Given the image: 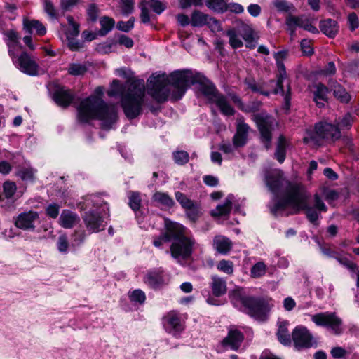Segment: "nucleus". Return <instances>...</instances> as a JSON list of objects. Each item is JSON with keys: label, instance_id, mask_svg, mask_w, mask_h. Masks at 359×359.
Segmentation results:
<instances>
[{"label": "nucleus", "instance_id": "1", "mask_svg": "<svg viewBox=\"0 0 359 359\" xmlns=\"http://www.w3.org/2000/svg\"><path fill=\"white\" fill-rule=\"evenodd\" d=\"M204 80L202 74L189 69L175 71L169 76L152 74L147 80V93L158 103H163L168 99L180 100L190 86L199 83V90L210 104H215L223 115L233 116L235 110L227 97L212 83Z\"/></svg>", "mask_w": 359, "mask_h": 359}, {"label": "nucleus", "instance_id": "2", "mask_svg": "<svg viewBox=\"0 0 359 359\" xmlns=\"http://www.w3.org/2000/svg\"><path fill=\"white\" fill-rule=\"evenodd\" d=\"M266 184L273 194V198L269 205L271 212L276 216L284 215L289 206L294 210V213L305 210L308 219L316 224L321 212H326L327 207L318 194L314 195L313 207L307 205V195L303 187L292 184L283 177L280 170H274L266 177Z\"/></svg>", "mask_w": 359, "mask_h": 359}, {"label": "nucleus", "instance_id": "3", "mask_svg": "<svg viewBox=\"0 0 359 359\" xmlns=\"http://www.w3.org/2000/svg\"><path fill=\"white\" fill-rule=\"evenodd\" d=\"M96 95L83 99L77 107L78 119L82 123L88 122L92 119L101 121L102 127L110 129L117 121V109L114 104H108L102 98L103 88L97 87Z\"/></svg>", "mask_w": 359, "mask_h": 359}, {"label": "nucleus", "instance_id": "4", "mask_svg": "<svg viewBox=\"0 0 359 359\" xmlns=\"http://www.w3.org/2000/svg\"><path fill=\"white\" fill-rule=\"evenodd\" d=\"M231 303L238 310L258 320H264L269 311V304L262 298L249 295L245 290L236 287L229 294Z\"/></svg>", "mask_w": 359, "mask_h": 359}, {"label": "nucleus", "instance_id": "5", "mask_svg": "<svg viewBox=\"0 0 359 359\" xmlns=\"http://www.w3.org/2000/svg\"><path fill=\"white\" fill-rule=\"evenodd\" d=\"M85 205L86 210L82 218L86 229L92 233L104 230L107 224L106 216L109 208L102 196L97 194L88 196L85 200Z\"/></svg>", "mask_w": 359, "mask_h": 359}, {"label": "nucleus", "instance_id": "6", "mask_svg": "<svg viewBox=\"0 0 359 359\" xmlns=\"http://www.w3.org/2000/svg\"><path fill=\"white\" fill-rule=\"evenodd\" d=\"M145 84L143 79L130 82L126 93L121 98V106L129 119H134L142 112L144 103Z\"/></svg>", "mask_w": 359, "mask_h": 359}, {"label": "nucleus", "instance_id": "7", "mask_svg": "<svg viewBox=\"0 0 359 359\" xmlns=\"http://www.w3.org/2000/svg\"><path fill=\"white\" fill-rule=\"evenodd\" d=\"M170 252L172 257L180 264L189 259L197 245L194 238L187 233V229L176 223Z\"/></svg>", "mask_w": 359, "mask_h": 359}, {"label": "nucleus", "instance_id": "8", "mask_svg": "<svg viewBox=\"0 0 359 359\" xmlns=\"http://www.w3.org/2000/svg\"><path fill=\"white\" fill-rule=\"evenodd\" d=\"M287 57V50L278 51L274 54L278 68V74L276 83V86L273 90V93L284 96L285 107L286 109H288L290 106L291 86L290 81L287 77L286 69L283 63Z\"/></svg>", "mask_w": 359, "mask_h": 359}, {"label": "nucleus", "instance_id": "9", "mask_svg": "<svg viewBox=\"0 0 359 359\" xmlns=\"http://www.w3.org/2000/svg\"><path fill=\"white\" fill-rule=\"evenodd\" d=\"M341 137L340 130L328 123H318L313 130H307L304 137L305 143L320 145L323 140L335 141Z\"/></svg>", "mask_w": 359, "mask_h": 359}, {"label": "nucleus", "instance_id": "10", "mask_svg": "<svg viewBox=\"0 0 359 359\" xmlns=\"http://www.w3.org/2000/svg\"><path fill=\"white\" fill-rule=\"evenodd\" d=\"M311 319L317 326L326 327L335 335H340L344 332L343 321L335 312L327 311L311 315Z\"/></svg>", "mask_w": 359, "mask_h": 359}, {"label": "nucleus", "instance_id": "11", "mask_svg": "<svg viewBox=\"0 0 359 359\" xmlns=\"http://www.w3.org/2000/svg\"><path fill=\"white\" fill-rule=\"evenodd\" d=\"M314 19L306 15H293L290 14L285 19V25L290 36H294L297 28H302L312 34L318 33L314 26Z\"/></svg>", "mask_w": 359, "mask_h": 359}, {"label": "nucleus", "instance_id": "12", "mask_svg": "<svg viewBox=\"0 0 359 359\" xmlns=\"http://www.w3.org/2000/svg\"><path fill=\"white\" fill-rule=\"evenodd\" d=\"M254 120L260 132L262 143L266 149H269L271 148V133L274 127L277 126L276 120L273 117L262 113L256 114Z\"/></svg>", "mask_w": 359, "mask_h": 359}, {"label": "nucleus", "instance_id": "13", "mask_svg": "<svg viewBox=\"0 0 359 359\" xmlns=\"http://www.w3.org/2000/svg\"><path fill=\"white\" fill-rule=\"evenodd\" d=\"M292 339L297 349L310 348L314 344L313 336L303 325H298L293 330Z\"/></svg>", "mask_w": 359, "mask_h": 359}, {"label": "nucleus", "instance_id": "14", "mask_svg": "<svg viewBox=\"0 0 359 359\" xmlns=\"http://www.w3.org/2000/svg\"><path fill=\"white\" fill-rule=\"evenodd\" d=\"M11 57L15 66L22 72L30 76H35L38 74V65L27 53L24 52L18 57L16 55Z\"/></svg>", "mask_w": 359, "mask_h": 359}, {"label": "nucleus", "instance_id": "15", "mask_svg": "<svg viewBox=\"0 0 359 359\" xmlns=\"http://www.w3.org/2000/svg\"><path fill=\"white\" fill-rule=\"evenodd\" d=\"M169 278L161 268L148 271L144 277V282L153 289H158L167 284Z\"/></svg>", "mask_w": 359, "mask_h": 359}, {"label": "nucleus", "instance_id": "16", "mask_svg": "<svg viewBox=\"0 0 359 359\" xmlns=\"http://www.w3.org/2000/svg\"><path fill=\"white\" fill-rule=\"evenodd\" d=\"M163 323L165 331L175 337L178 336L184 330L180 314L175 311L167 313L163 319Z\"/></svg>", "mask_w": 359, "mask_h": 359}, {"label": "nucleus", "instance_id": "17", "mask_svg": "<svg viewBox=\"0 0 359 359\" xmlns=\"http://www.w3.org/2000/svg\"><path fill=\"white\" fill-rule=\"evenodd\" d=\"M39 219V215L36 211L24 212L19 214L15 219V225L25 231H34L35 223Z\"/></svg>", "mask_w": 359, "mask_h": 359}, {"label": "nucleus", "instance_id": "18", "mask_svg": "<svg viewBox=\"0 0 359 359\" xmlns=\"http://www.w3.org/2000/svg\"><path fill=\"white\" fill-rule=\"evenodd\" d=\"M250 126L245 123L243 117H238L236 119V131L233 137L235 147H243L247 143Z\"/></svg>", "mask_w": 359, "mask_h": 359}, {"label": "nucleus", "instance_id": "19", "mask_svg": "<svg viewBox=\"0 0 359 359\" xmlns=\"http://www.w3.org/2000/svg\"><path fill=\"white\" fill-rule=\"evenodd\" d=\"M244 339L243 334L238 330L231 328L228 335L222 341V345L226 349L237 351Z\"/></svg>", "mask_w": 359, "mask_h": 359}, {"label": "nucleus", "instance_id": "20", "mask_svg": "<svg viewBox=\"0 0 359 359\" xmlns=\"http://www.w3.org/2000/svg\"><path fill=\"white\" fill-rule=\"evenodd\" d=\"M5 41L8 48V53L11 57L16 55L22 49L20 43V36L13 29L7 31L5 34Z\"/></svg>", "mask_w": 359, "mask_h": 359}, {"label": "nucleus", "instance_id": "21", "mask_svg": "<svg viewBox=\"0 0 359 359\" xmlns=\"http://www.w3.org/2000/svg\"><path fill=\"white\" fill-rule=\"evenodd\" d=\"M176 222L170 220L165 221V231L158 237L154 238L153 244L156 248H161L163 243L172 241L173 237Z\"/></svg>", "mask_w": 359, "mask_h": 359}, {"label": "nucleus", "instance_id": "22", "mask_svg": "<svg viewBox=\"0 0 359 359\" xmlns=\"http://www.w3.org/2000/svg\"><path fill=\"white\" fill-rule=\"evenodd\" d=\"M74 97L71 92L65 87L57 86L53 93V100L61 107L68 106Z\"/></svg>", "mask_w": 359, "mask_h": 359}, {"label": "nucleus", "instance_id": "23", "mask_svg": "<svg viewBox=\"0 0 359 359\" xmlns=\"http://www.w3.org/2000/svg\"><path fill=\"white\" fill-rule=\"evenodd\" d=\"M234 205L235 210H238V206L235 203V197L232 194H229L225 199L223 204L218 205L215 209L211 211V215L213 217H223L227 215L231 208Z\"/></svg>", "mask_w": 359, "mask_h": 359}, {"label": "nucleus", "instance_id": "24", "mask_svg": "<svg viewBox=\"0 0 359 359\" xmlns=\"http://www.w3.org/2000/svg\"><path fill=\"white\" fill-rule=\"evenodd\" d=\"M313 100L318 107H323L327 102L328 88L322 83H316L312 86Z\"/></svg>", "mask_w": 359, "mask_h": 359}, {"label": "nucleus", "instance_id": "25", "mask_svg": "<svg viewBox=\"0 0 359 359\" xmlns=\"http://www.w3.org/2000/svg\"><path fill=\"white\" fill-rule=\"evenodd\" d=\"M23 29L29 34H36L39 36H43L46 33L44 25L37 20L25 18L23 20Z\"/></svg>", "mask_w": 359, "mask_h": 359}, {"label": "nucleus", "instance_id": "26", "mask_svg": "<svg viewBox=\"0 0 359 359\" xmlns=\"http://www.w3.org/2000/svg\"><path fill=\"white\" fill-rule=\"evenodd\" d=\"M210 287L215 297H222L226 294L227 290L226 280L218 276H212Z\"/></svg>", "mask_w": 359, "mask_h": 359}, {"label": "nucleus", "instance_id": "27", "mask_svg": "<svg viewBox=\"0 0 359 359\" xmlns=\"http://www.w3.org/2000/svg\"><path fill=\"white\" fill-rule=\"evenodd\" d=\"M213 247L220 254H227L232 248V243L224 236L218 235L213 239Z\"/></svg>", "mask_w": 359, "mask_h": 359}, {"label": "nucleus", "instance_id": "28", "mask_svg": "<svg viewBox=\"0 0 359 359\" xmlns=\"http://www.w3.org/2000/svg\"><path fill=\"white\" fill-rule=\"evenodd\" d=\"M320 28L321 32L330 38H334L339 30L337 22L332 19L320 21Z\"/></svg>", "mask_w": 359, "mask_h": 359}, {"label": "nucleus", "instance_id": "29", "mask_svg": "<svg viewBox=\"0 0 359 359\" xmlns=\"http://www.w3.org/2000/svg\"><path fill=\"white\" fill-rule=\"evenodd\" d=\"M79 221L78 215L69 210H64L60 217L59 223L60 226L66 229H70Z\"/></svg>", "mask_w": 359, "mask_h": 359}, {"label": "nucleus", "instance_id": "30", "mask_svg": "<svg viewBox=\"0 0 359 359\" xmlns=\"http://www.w3.org/2000/svg\"><path fill=\"white\" fill-rule=\"evenodd\" d=\"M287 326L288 323L287 321L279 322L276 332L278 341L285 346L290 345L292 339Z\"/></svg>", "mask_w": 359, "mask_h": 359}, {"label": "nucleus", "instance_id": "31", "mask_svg": "<svg viewBox=\"0 0 359 359\" xmlns=\"http://www.w3.org/2000/svg\"><path fill=\"white\" fill-rule=\"evenodd\" d=\"M237 32L242 35L243 39L245 41L246 47L249 48H254L255 47L254 32L250 25L241 22Z\"/></svg>", "mask_w": 359, "mask_h": 359}, {"label": "nucleus", "instance_id": "32", "mask_svg": "<svg viewBox=\"0 0 359 359\" xmlns=\"http://www.w3.org/2000/svg\"><path fill=\"white\" fill-rule=\"evenodd\" d=\"M128 204L130 208L135 212L138 223L141 224L140 215L141 211L140 210L142 199L140 194L138 192H130L128 195Z\"/></svg>", "mask_w": 359, "mask_h": 359}, {"label": "nucleus", "instance_id": "33", "mask_svg": "<svg viewBox=\"0 0 359 359\" xmlns=\"http://www.w3.org/2000/svg\"><path fill=\"white\" fill-rule=\"evenodd\" d=\"M152 199L158 205H161L165 208H171L175 204L174 200L168 194L164 192H156L153 195Z\"/></svg>", "mask_w": 359, "mask_h": 359}, {"label": "nucleus", "instance_id": "34", "mask_svg": "<svg viewBox=\"0 0 359 359\" xmlns=\"http://www.w3.org/2000/svg\"><path fill=\"white\" fill-rule=\"evenodd\" d=\"M287 147V142L283 135H280L278 137L276 149L275 152V158L278 160L280 163L284 162L286 155V149Z\"/></svg>", "mask_w": 359, "mask_h": 359}, {"label": "nucleus", "instance_id": "35", "mask_svg": "<svg viewBox=\"0 0 359 359\" xmlns=\"http://www.w3.org/2000/svg\"><path fill=\"white\" fill-rule=\"evenodd\" d=\"M226 34L229 38V43L232 48L237 49L243 46V41L236 29H228Z\"/></svg>", "mask_w": 359, "mask_h": 359}, {"label": "nucleus", "instance_id": "36", "mask_svg": "<svg viewBox=\"0 0 359 359\" xmlns=\"http://www.w3.org/2000/svg\"><path fill=\"white\" fill-rule=\"evenodd\" d=\"M331 88L333 90L334 97L341 102L347 103L350 100V95L340 84L334 83L333 86H331Z\"/></svg>", "mask_w": 359, "mask_h": 359}, {"label": "nucleus", "instance_id": "37", "mask_svg": "<svg viewBox=\"0 0 359 359\" xmlns=\"http://www.w3.org/2000/svg\"><path fill=\"white\" fill-rule=\"evenodd\" d=\"M228 0H206V6L211 10L217 13H223L227 10Z\"/></svg>", "mask_w": 359, "mask_h": 359}, {"label": "nucleus", "instance_id": "38", "mask_svg": "<svg viewBox=\"0 0 359 359\" xmlns=\"http://www.w3.org/2000/svg\"><path fill=\"white\" fill-rule=\"evenodd\" d=\"M274 8L280 13L294 12L296 8L293 4L286 0H274L273 1Z\"/></svg>", "mask_w": 359, "mask_h": 359}, {"label": "nucleus", "instance_id": "39", "mask_svg": "<svg viewBox=\"0 0 359 359\" xmlns=\"http://www.w3.org/2000/svg\"><path fill=\"white\" fill-rule=\"evenodd\" d=\"M129 84L130 83L127 85V86H124L119 81L114 80L113 81L110 89L108 91V95L110 97H114L120 95L121 97L123 95L126 93Z\"/></svg>", "mask_w": 359, "mask_h": 359}, {"label": "nucleus", "instance_id": "40", "mask_svg": "<svg viewBox=\"0 0 359 359\" xmlns=\"http://www.w3.org/2000/svg\"><path fill=\"white\" fill-rule=\"evenodd\" d=\"M73 34L72 36L64 38L62 36H60L62 41L67 42V46L71 50H77L81 47V43L76 39L77 31L75 28L73 29Z\"/></svg>", "mask_w": 359, "mask_h": 359}, {"label": "nucleus", "instance_id": "41", "mask_svg": "<svg viewBox=\"0 0 359 359\" xmlns=\"http://www.w3.org/2000/svg\"><path fill=\"white\" fill-rule=\"evenodd\" d=\"M209 16L199 11H194L191 15V24L194 27H200L208 22Z\"/></svg>", "mask_w": 359, "mask_h": 359}, {"label": "nucleus", "instance_id": "42", "mask_svg": "<svg viewBox=\"0 0 359 359\" xmlns=\"http://www.w3.org/2000/svg\"><path fill=\"white\" fill-rule=\"evenodd\" d=\"M267 267L262 262H257L250 269V276L254 278H261L265 275Z\"/></svg>", "mask_w": 359, "mask_h": 359}, {"label": "nucleus", "instance_id": "43", "mask_svg": "<svg viewBox=\"0 0 359 359\" xmlns=\"http://www.w3.org/2000/svg\"><path fill=\"white\" fill-rule=\"evenodd\" d=\"M67 22H68V24H69V27H63V29L62 31L64 32V38H67V37H70V36H72V34H73V29L75 28L77 31V33H76V36L79 35V25L78 23H76L73 17L71 16V15H68L67 17Z\"/></svg>", "mask_w": 359, "mask_h": 359}, {"label": "nucleus", "instance_id": "44", "mask_svg": "<svg viewBox=\"0 0 359 359\" xmlns=\"http://www.w3.org/2000/svg\"><path fill=\"white\" fill-rule=\"evenodd\" d=\"M217 269L227 275L233 274L234 270L233 262L226 259L219 261L217 265Z\"/></svg>", "mask_w": 359, "mask_h": 359}, {"label": "nucleus", "instance_id": "45", "mask_svg": "<svg viewBox=\"0 0 359 359\" xmlns=\"http://www.w3.org/2000/svg\"><path fill=\"white\" fill-rule=\"evenodd\" d=\"M146 3L147 6L156 14L162 13L166 8L165 4L159 0H146Z\"/></svg>", "mask_w": 359, "mask_h": 359}, {"label": "nucleus", "instance_id": "46", "mask_svg": "<svg viewBox=\"0 0 359 359\" xmlns=\"http://www.w3.org/2000/svg\"><path fill=\"white\" fill-rule=\"evenodd\" d=\"M36 172V170L31 167L22 168L18 171V175L22 180L32 181L34 180Z\"/></svg>", "mask_w": 359, "mask_h": 359}, {"label": "nucleus", "instance_id": "47", "mask_svg": "<svg viewBox=\"0 0 359 359\" xmlns=\"http://www.w3.org/2000/svg\"><path fill=\"white\" fill-rule=\"evenodd\" d=\"M87 68L85 65L72 63L70 64L68 68V72L73 76H81L86 73Z\"/></svg>", "mask_w": 359, "mask_h": 359}, {"label": "nucleus", "instance_id": "48", "mask_svg": "<svg viewBox=\"0 0 359 359\" xmlns=\"http://www.w3.org/2000/svg\"><path fill=\"white\" fill-rule=\"evenodd\" d=\"M101 32L102 35L110 32L114 26V20L108 17L102 18L100 20Z\"/></svg>", "mask_w": 359, "mask_h": 359}, {"label": "nucleus", "instance_id": "49", "mask_svg": "<svg viewBox=\"0 0 359 359\" xmlns=\"http://www.w3.org/2000/svg\"><path fill=\"white\" fill-rule=\"evenodd\" d=\"M185 210L189 219L193 222L196 221L201 215V208L196 202L190 208L185 209Z\"/></svg>", "mask_w": 359, "mask_h": 359}, {"label": "nucleus", "instance_id": "50", "mask_svg": "<svg viewBox=\"0 0 359 359\" xmlns=\"http://www.w3.org/2000/svg\"><path fill=\"white\" fill-rule=\"evenodd\" d=\"M172 155L175 162L179 165L186 164L189 160V155L185 151H176Z\"/></svg>", "mask_w": 359, "mask_h": 359}, {"label": "nucleus", "instance_id": "51", "mask_svg": "<svg viewBox=\"0 0 359 359\" xmlns=\"http://www.w3.org/2000/svg\"><path fill=\"white\" fill-rule=\"evenodd\" d=\"M175 198L176 200L180 203V204L182 205V207L184 209H187V208H190L191 205H193L194 203L196 202L190 200L188 198L185 194L180 191H177L175 193Z\"/></svg>", "mask_w": 359, "mask_h": 359}, {"label": "nucleus", "instance_id": "52", "mask_svg": "<svg viewBox=\"0 0 359 359\" xmlns=\"http://www.w3.org/2000/svg\"><path fill=\"white\" fill-rule=\"evenodd\" d=\"M335 259L342 266L347 268L349 270L353 271L356 269V264L350 260L348 257L341 255L338 253Z\"/></svg>", "mask_w": 359, "mask_h": 359}, {"label": "nucleus", "instance_id": "53", "mask_svg": "<svg viewBox=\"0 0 359 359\" xmlns=\"http://www.w3.org/2000/svg\"><path fill=\"white\" fill-rule=\"evenodd\" d=\"M146 4V0H142L140 4V8L141 10L140 20L141 22L144 24H147L150 22V15L149 12V8L147 6Z\"/></svg>", "mask_w": 359, "mask_h": 359}, {"label": "nucleus", "instance_id": "54", "mask_svg": "<svg viewBox=\"0 0 359 359\" xmlns=\"http://www.w3.org/2000/svg\"><path fill=\"white\" fill-rule=\"evenodd\" d=\"M129 297L132 302L139 304H143L146 299L144 292L139 289L129 292Z\"/></svg>", "mask_w": 359, "mask_h": 359}, {"label": "nucleus", "instance_id": "55", "mask_svg": "<svg viewBox=\"0 0 359 359\" xmlns=\"http://www.w3.org/2000/svg\"><path fill=\"white\" fill-rule=\"evenodd\" d=\"M3 188L4 194L7 198H11L16 191L15 184L9 181L4 182Z\"/></svg>", "mask_w": 359, "mask_h": 359}, {"label": "nucleus", "instance_id": "56", "mask_svg": "<svg viewBox=\"0 0 359 359\" xmlns=\"http://www.w3.org/2000/svg\"><path fill=\"white\" fill-rule=\"evenodd\" d=\"M58 250L62 253H67L68 251L69 243L67 236L60 235L57 242Z\"/></svg>", "mask_w": 359, "mask_h": 359}, {"label": "nucleus", "instance_id": "57", "mask_svg": "<svg viewBox=\"0 0 359 359\" xmlns=\"http://www.w3.org/2000/svg\"><path fill=\"white\" fill-rule=\"evenodd\" d=\"M43 6L46 13L51 18H56L57 13L55 8L53 2L50 0H44Z\"/></svg>", "mask_w": 359, "mask_h": 359}, {"label": "nucleus", "instance_id": "58", "mask_svg": "<svg viewBox=\"0 0 359 359\" xmlns=\"http://www.w3.org/2000/svg\"><path fill=\"white\" fill-rule=\"evenodd\" d=\"M134 18H130L128 21H120L117 23V28L125 32H128L131 30L134 27Z\"/></svg>", "mask_w": 359, "mask_h": 359}, {"label": "nucleus", "instance_id": "59", "mask_svg": "<svg viewBox=\"0 0 359 359\" xmlns=\"http://www.w3.org/2000/svg\"><path fill=\"white\" fill-rule=\"evenodd\" d=\"M60 208V206L58 204L53 203L49 204L47 206V208L46 209V212L48 217L55 219L57 217V216L59 215Z\"/></svg>", "mask_w": 359, "mask_h": 359}, {"label": "nucleus", "instance_id": "60", "mask_svg": "<svg viewBox=\"0 0 359 359\" xmlns=\"http://www.w3.org/2000/svg\"><path fill=\"white\" fill-rule=\"evenodd\" d=\"M121 11L124 15L131 13L134 8V0H121Z\"/></svg>", "mask_w": 359, "mask_h": 359}, {"label": "nucleus", "instance_id": "61", "mask_svg": "<svg viewBox=\"0 0 359 359\" xmlns=\"http://www.w3.org/2000/svg\"><path fill=\"white\" fill-rule=\"evenodd\" d=\"M99 10L95 4H90L87 9L88 18L92 22L97 20L98 17Z\"/></svg>", "mask_w": 359, "mask_h": 359}, {"label": "nucleus", "instance_id": "62", "mask_svg": "<svg viewBox=\"0 0 359 359\" xmlns=\"http://www.w3.org/2000/svg\"><path fill=\"white\" fill-rule=\"evenodd\" d=\"M239 147H235L233 142L232 144L229 142H222L219 146V149L224 154H233L235 149Z\"/></svg>", "mask_w": 359, "mask_h": 359}, {"label": "nucleus", "instance_id": "63", "mask_svg": "<svg viewBox=\"0 0 359 359\" xmlns=\"http://www.w3.org/2000/svg\"><path fill=\"white\" fill-rule=\"evenodd\" d=\"M330 353L334 358L339 359L346 356L348 352L342 347L337 346L332 348Z\"/></svg>", "mask_w": 359, "mask_h": 359}, {"label": "nucleus", "instance_id": "64", "mask_svg": "<svg viewBox=\"0 0 359 359\" xmlns=\"http://www.w3.org/2000/svg\"><path fill=\"white\" fill-rule=\"evenodd\" d=\"M348 23L349 28L351 31L355 30L359 26V22L357 15L355 13H351L348 16Z\"/></svg>", "mask_w": 359, "mask_h": 359}]
</instances>
